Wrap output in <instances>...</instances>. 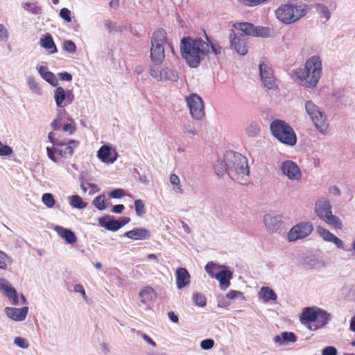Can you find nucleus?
<instances>
[{"label": "nucleus", "instance_id": "36", "mask_svg": "<svg viewBox=\"0 0 355 355\" xmlns=\"http://www.w3.org/2000/svg\"><path fill=\"white\" fill-rule=\"evenodd\" d=\"M314 8L320 15V17L325 19V21L330 19V10L327 6L322 3H315Z\"/></svg>", "mask_w": 355, "mask_h": 355}, {"label": "nucleus", "instance_id": "45", "mask_svg": "<svg viewBox=\"0 0 355 355\" xmlns=\"http://www.w3.org/2000/svg\"><path fill=\"white\" fill-rule=\"evenodd\" d=\"M43 203L49 208H52L55 204L53 196L51 193H46L42 197Z\"/></svg>", "mask_w": 355, "mask_h": 355}, {"label": "nucleus", "instance_id": "29", "mask_svg": "<svg viewBox=\"0 0 355 355\" xmlns=\"http://www.w3.org/2000/svg\"><path fill=\"white\" fill-rule=\"evenodd\" d=\"M141 298V302L146 304L148 302L152 301L156 296L155 291L150 286L144 287L139 293Z\"/></svg>", "mask_w": 355, "mask_h": 355}, {"label": "nucleus", "instance_id": "21", "mask_svg": "<svg viewBox=\"0 0 355 355\" xmlns=\"http://www.w3.org/2000/svg\"><path fill=\"white\" fill-rule=\"evenodd\" d=\"M176 285L178 289H182L190 283V275L185 268H178L175 271Z\"/></svg>", "mask_w": 355, "mask_h": 355}, {"label": "nucleus", "instance_id": "9", "mask_svg": "<svg viewBox=\"0 0 355 355\" xmlns=\"http://www.w3.org/2000/svg\"><path fill=\"white\" fill-rule=\"evenodd\" d=\"M304 108L306 114L310 116L316 129L322 135H326L328 129L326 116L312 101L305 103Z\"/></svg>", "mask_w": 355, "mask_h": 355}, {"label": "nucleus", "instance_id": "52", "mask_svg": "<svg viewBox=\"0 0 355 355\" xmlns=\"http://www.w3.org/2000/svg\"><path fill=\"white\" fill-rule=\"evenodd\" d=\"M71 123H66L62 125V130L69 132V135H73L76 130V123L73 120L70 119Z\"/></svg>", "mask_w": 355, "mask_h": 355}, {"label": "nucleus", "instance_id": "44", "mask_svg": "<svg viewBox=\"0 0 355 355\" xmlns=\"http://www.w3.org/2000/svg\"><path fill=\"white\" fill-rule=\"evenodd\" d=\"M8 263H12V259L4 252L0 250V269L6 270L8 267Z\"/></svg>", "mask_w": 355, "mask_h": 355}, {"label": "nucleus", "instance_id": "50", "mask_svg": "<svg viewBox=\"0 0 355 355\" xmlns=\"http://www.w3.org/2000/svg\"><path fill=\"white\" fill-rule=\"evenodd\" d=\"M63 49L64 51L70 53H74L76 51V46L75 43L71 40L64 41L63 43Z\"/></svg>", "mask_w": 355, "mask_h": 355}, {"label": "nucleus", "instance_id": "18", "mask_svg": "<svg viewBox=\"0 0 355 355\" xmlns=\"http://www.w3.org/2000/svg\"><path fill=\"white\" fill-rule=\"evenodd\" d=\"M186 101L191 116L195 119H200V96L193 94L187 96Z\"/></svg>", "mask_w": 355, "mask_h": 355}, {"label": "nucleus", "instance_id": "7", "mask_svg": "<svg viewBox=\"0 0 355 355\" xmlns=\"http://www.w3.org/2000/svg\"><path fill=\"white\" fill-rule=\"evenodd\" d=\"M315 211L317 216L328 225L337 229L343 227L342 221L338 216L332 214V207L326 198H320L316 201Z\"/></svg>", "mask_w": 355, "mask_h": 355}, {"label": "nucleus", "instance_id": "35", "mask_svg": "<svg viewBox=\"0 0 355 355\" xmlns=\"http://www.w3.org/2000/svg\"><path fill=\"white\" fill-rule=\"evenodd\" d=\"M260 295L265 302L274 301L277 298L275 292L269 287H262L260 291Z\"/></svg>", "mask_w": 355, "mask_h": 355}, {"label": "nucleus", "instance_id": "14", "mask_svg": "<svg viewBox=\"0 0 355 355\" xmlns=\"http://www.w3.org/2000/svg\"><path fill=\"white\" fill-rule=\"evenodd\" d=\"M54 98L56 105L63 107L73 101L74 95L71 91L66 92L62 87H58L55 90Z\"/></svg>", "mask_w": 355, "mask_h": 355}, {"label": "nucleus", "instance_id": "16", "mask_svg": "<svg viewBox=\"0 0 355 355\" xmlns=\"http://www.w3.org/2000/svg\"><path fill=\"white\" fill-rule=\"evenodd\" d=\"M230 48L234 49L236 52L241 55H245L248 53L247 46L243 35L237 36L233 31L230 34Z\"/></svg>", "mask_w": 355, "mask_h": 355}, {"label": "nucleus", "instance_id": "46", "mask_svg": "<svg viewBox=\"0 0 355 355\" xmlns=\"http://www.w3.org/2000/svg\"><path fill=\"white\" fill-rule=\"evenodd\" d=\"M101 225L107 230L110 231H116L121 227V225L119 224V221L118 220H110L105 224Z\"/></svg>", "mask_w": 355, "mask_h": 355}, {"label": "nucleus", "instance_id": "38", "mask_svg": "<svg viewBox=\"0 0 355 355\" xmlns=\"http://www.w3.org/2000/svg\"><path fill=\"white\" fill-rule=\"evenodd\" d=\"M160 78L161 79L176 81L178 78V75L176 72L168 68H164L160 71Z\"/></svg>", "mask_w": 355, "mask_h": 355}, {"label": "nucleus", "instance_id": "60", "mask_svg": "<svg viewBox=\"0 0 355 355\" xmlns=\"http://www.w3.org/2000/svg\"><path fill=\"white\" fill-rule=\"evenodd\" d=\"M125 195V191L121 189H116L112 191L110 193V196L113 198H119Z\"/></svg>", "mask_w": 355, "mask_h": 355}, {"label": "nucleus", "instance_id": "15", "mask_svg": "<svg viewBox=\"0 0 355 355\" xmlns=\"http://www.w3.org/2000/svg\"><path fill=\"white\" fill-rule=\"evenodd\" d=\"M263 223L268 231L277 232L282 225V216L275 213L267 214L263 216Z\"/></svg>", "mask_w": 355, "mask_h": 355}, {"label": "nucleus", "instance_id": "55", "mask_svg": "<svg viewBox=\"0 0 355 355\" xmlns=\"http://www.w3.org/2000/svg\"><path fill=\"white\" fill-rule=\"evenodd\" d=\"M60 16L67 22L71 21V11L67 8L60 10Z\"/></svg>", "mask_w": 355, "mask_h": 355}, {"label": "nucleus", "instance_id": "27", "mask_svg": "<svg viewBox=\"0 0 355 355\" xmlns=\"http://www.w3.org/2000/svg\"><path fill=\"white\" fill-rule=\"evenodd\" d=\"M55 230L68 243L73 244L76 242V236L72 231L60 226H57Z\"/></svg>", "mask_w": 355, "mask_h": 355}, {"label": "nucleus", "instance_id": "20", "mask_svg": "<svg viewBox=\"0 0 355 355\" xmlns=\"http://www.w3.org/2000/svg\"><path fill=\"white\" fill-rule=\"evenodd\" d=\"M97 157L103 162L112 164L116 160L117 154L112 153L110 147L103 145L98 150Z\"/></svg>", "mask_w": 355, "mask_h": 355}, {"label": "nucleus", "instance_id": "39", "mask_svg": "<svg viewBox=\"0 0 355 355\" xmlns=\"http://www.w3.org/2000/svg\"><path fill=\"white\" fill-rule=\"evenodd\" d=\"M70 205L78 209H84L87 207V203H85L81 197L78 195L72 196L70 198Z\"/></svg>", "mask_w": 355, "mask_h": 355}, {"label": "nucleus", "instance_id": "49", "mask_svg": "<svg viewBox=\"0 0 355 355\" xmlns=\"http://www.w3.org/2000/svg\"><path fill=\"white\" fill-rule=\"evenodd\" d=\"M226 298L227 300H234L236 299L244 300L245 297L243 293L239 291L231 290L226 294Z\"/></svg>", "mask_w": 355, "mask_h": 355}, {"label": "nucleus", "instance_id": "42", "mask_svg": "<svg viewBox=\"0 0 355 355\" xmlns=\"http://www.w3.org/2000/svg\"><path fill=\"white\" fill-rule=\"evenodd\" d=\"M261 82L263 86L268 89L275 90L278 87L274 76H270L269 78L261 79Z\"/></svg>", "mask_w": 355, "mask_h": 355}, {"label": "nucleus", "instance_id": "47", "mask_svg": "<svg viewBox=\"0 0 355 355\" xmlns=\"http://www.w3.org/2000/svg\"><path fill=\"white\" fill-rule=\"evenodd\" d=\"M93 205L98 209V210H104L106 207L105 205V196L100 195L96 196L93 201Z\"/></svg>", "mask_w": 355, "mask_h": 355}, {"label": "nucleus", "instance_id": "34", "mask_svg": "<svg viewBox=\"0 0 355 355\" xmlns=\"http://www.w3.org/2000/svg\"><path fill=\"white\" fill-rule=\"evenodd\" d=\"M221 266H225V265L209 261L205 265V270L210 277L215 278L216 274L222 269Z\"/></svg>", "mask_w": 355, "mask_h": 355}, {"label": "nucleus", "instance_id": "32", "mask_svg": "<svg viewBox=\"0 0 355 355\" xmlns=\"http://www.w3.org/2000/svg\"><path fill=\"white\" fill-rule=\"evenodd\" d=\"M259 74L261 79L269 78L274 76L272 67L265 62H261L259 64Z\"/></svg>", "mask_w": 355, "mask_h": 355}, {"label": "nucleus", "instance_id": "61", "mask_svg": "<svg viewBox=\"0 0 355 355\" xmlns=\"http://www.w3.org/2000/svg\"><path fill=\"white\" fill-rule=\"evenodd\" d=\"M74 291L76 292V293H80V294H82V296L84 298V300L86 302H87L88 297H87V296L86 295V293H85L84 287L81 284H76L74 286Z\"/></svg>", "mask_w": 355, "mask_h": 355}, {"label": "nucleus", "instance_id": "54", "mask_svg": "<svg viewBox=\"0 0 355 355\" xmlns=\"http://www.w3.org/2000/svg\"><path fill=\"white\" fill-rule=\"evenodd\" d=\"M214 345V340L211 338H207L201 340V349L209 350Z\"/></svg>", "mask_w": 355, "mask_h": 355}, {"label": "nucleus", "instance_id": "64", "mask_svg": "<svg viewBox=\"0 0 355 355\" xmlns=\"http://www.w3.org/2000/svg\"><path fill=\"white\" fill-rule=\"evenodd\" d=\"M62 126L61 119H55L51 123V127L53 128V130H60Z\"/></svg>", "mask_w": 355, "mask_h": 355}, {"label": "nucleus", "instance_id": "58", "mask_svg": "<svg viewBox=\"0 0 355 355\" xmlns=\"http://www.w3.org/2000/svg\"><path fill=\"white\" fill-rule=\"evenodd\" d=\"M329 242H331V243H334L338 248H340V249H343V250H347L345 248V245H344L343 241L340 238L337 237L335 235H334V236L332 237V239L330 240Z\"/></svg>", "mask_w": 355, "mask_h": 355}, {"label": "nucleus", "instance_id": "8", "mask_svg": "<svg viewBox=\"0 0 355 355\" xmlns=\"http://www.w3.org/2000/svg\"><path fill=\"white\" fill-rule=\"evenodd\" d=\"M166 33L162 28L156 30L151 39L150 58L154 64H161L164 60V44Z\"/></svg>", "mask_w": 355, "mask_h": 355}, {"label": "nucleus", "instance_id": "40", "mask_svg": "<svg viewBox=\"0 0 355 355\" xmlns=\"http://www.w3.org/2000/svg\"><path fill=\"white\" fill-rule=\"evenodd\" d=\"M28 85L30 89L37 94H42V89L40 87L38 83L35 80V78L33 76H29L27 78Z\"/></svg>", "mask_w": 355, "mask_h": 355}, {"label": "nucleus", "instance_id": "41", "mask_svg": "<svg viewBox=\"0 0 355 355\" xmlns=\"http://www.w3.org/2000/svg\"><path fill=\"white\" fill-rule=\"evenodd\" d=\"M169 180L171 184L173 185V190L177 193H182L179 177L176 174L173 173L170 175Z\"/></svg>", "mask_w": 355, "mask_h": 355}, {"label": "nucleus", "instance_id": "56", "mask_svg": "<svg viewBox=\"0 0 355 355\" xmlns=\"http://www.w3.org/2000/svg\"><path fill=\"white\" fill-rule=\"evenodd\" d=\"M9 37V33L4 25L0 24V41L6 42Z\"/></svg>", "mask_w": 355, "mask_h": 355}, {"label": "nucleus", "instance_id": "13", "mask_svg": "<svg viewBox=\"0 0 355 355\" xmlns=\"http://www.w3.org/2000/svg\"><path fill=\"white\" fill-rule=\"evenodd\" d=\"M222 269L215 275L219 282V287L222 291H226L230 286V281L233 278V271L227 266H221Z\"/></svg>", "mask_w": 355, "mask_h": 355}, {"label": "nucleus", "instance_id": "17", "mask_svg": "<svg viewBox=\"0 0 355 355\" xmlns=\"http://www.w3.org/2000/svg\"><path fill=\"white\" fill-rule=\"evenodd\" d=\"M0 291L7 297L13 304H18L19 298L16 290L3 278L0 279Z\"/></svg>", "mask_w": 355, "mask_h": 355}, {"label": "nucleus", "instance_id": "10", "mask_svg": "<svg viewBox=\"0 0 355 355\" xmlns=\"http://www.w3.org/2000/svg\"><path fill=\"white\" fill-rule=\"evenodd\" d=\"M313 231V227L310 222H301L292 227L287 234V239L294 242L309 236Z\"/></svg>", "mask_w": 355, "mask_h": 355}, {"label": "nucleus", "instance_id": "1", "mask_svg": "<svg viewBox=\"0 0 355 355\" xmlns=\"http://www.w3.org/2000/svg\"><path fill=\"white\" fill-rule=\"evenodd\" d=\"M213 168L218 178L227 175L232 180H237L250 173L247 158L232 150L225 151L214 161Z\"/></svg>", "mask_w": 355, "mask_h": 355}, {"label": "nucleus", "instance_id": "48", "mask_svg": "<svg viewBox=\"0 0 355 355\" xmlns=\"http://www.w3.org/2000/svg\"><path fill=\"white\" fill-rule=\"evenodd\" d=\"M135 212L137 216H141L146 212L145 205L142 200L137 199L135 201Z\"/></svg>", "mask_w": 355, "mask_h": 355}, {"label": "nucleus", "instance_id": "22", "mask_svg": "<svg viewBox=\"0 0 355 355\" xmlns=\"http://www.w3.org/2000/svg\"><path fill=\"white\" fill-rule=\"evenodd\" d=\"M5 313L6 315L15 321H22L24 320L28 313L27 307H22L20 309L18 308H12V307H6L5 309Z\"/></svg>", "mask_w": 355, "mask_h": 355}, {"label": "nucleus", "instance_id": "3", "mask_svg": "<svg viewBox=\"0 0 355 355\" xmlns=\"http://www.w3.org/2000/svg\"><path fill=\"white\" fill-rule=\"evenodd\" d=\"M52 147H46L48 157L53 162L58 163L61 159H68L73 156L75 148L80 145V141L74 139H62L57 133L51 132L48 135Z\"/></svg>", "mask_w": 355, "mask_h": 355}, {"label": "nucleus", "instance_id": "43", "mask_svg": "<svg viewBox=\"0 0 355 355\" xmlns=\"http://www.w3.org/2000/svg\"><path fill=\"white\" fill-rule=\"evenodd\" d=\"M317 232L318 234L326 241L329 242L330 240L334 236V234H332L329 230L319 226L317 229Z\"/></svg>", "mask_w": 355, "mask_h": 355}, {"label": "nucleus", "instance_id": "33", "mask_svg": "<svg viewBox=\"0 0 355 355\" xmlns=\"http://www.w3.org/2000/svg\"><path fill=\"white\" fill-rule=\"evenodd\" d=\"M38 72L41 76L48 83L53 85H55V82L56 80L55 75L49 71L47 67L41 66L38 69Z\"/></svg>", "mask_w": 355, "mask_h": 355}, {"label": "nucleus", "instance_id": "57", "mask_svg": "<svg viewBox=\"0 0 355 355\" xmlns=\"http://www.w3.org/2000/svg\"><path fill=\"white\" fill-rule=\"evenodd\" d=\"M322 355H337L338 350L334 346H327L322 350Z\"/></svg>", "mask_w": 355, "mask_h": 355}, {"label": "nucleus", "instance_id": "51", "mask_svg": "<svg viewBox=\"0 0 355 355\" xmlns=\"http://www.w3.org/2000/svg\"><path fill=\"white\" fill-rule=\"evenodd\" d=\"M24 8L25 10H28L33 14H38L41 12V8L40 6H36L32 3H25L24 4Z\"/></svg>", "mask_w": 355, "mask_h": 355}, {"label": "nucleus", "instance_id": "5", "mask_svg": "<svg viewBox=\"0 0 355 355\" xmlns=\"http://www.w3.org/2000/svg\"><path fill=\"white\" fill-rule=\"evenodd\" d=\"M272 135L280 143L293 146L297 144V135L291 125L281 119L273 120L270 125Z\"/></svg>", "mask_w": 355, "mask_h": 355}, {"label": "nucleus", "instance_id": "23", "mask_svg": "<svg viewBox=\"0 0 355 355\" xmlns=\"http://www.w3.org/2000/svg\"><path fill=\"white\" fill-rule=\"evenodd\" d=\"M318 307H306L303 309L300 320L302 323L306 324L307 323L313 324L317 320Z\"/></svg>", "mask_w": 355, "mask_h": 355}, {"label": "nucleus", "instance_id": "11", "mask_svg": "<svg viewBox=\"0 0 355 355\" xmlns=\"http://www.w3.org/2000/svg\"><path fill=\"white\" fill-rule=\"evenodd\" d=\"M281 170L282 173L289 180H300L302 178V173L297 164L292 160H286L282 163Z\"/></svg>", "mask_w": 355, "mask_h": 355}, {"label": "nucleus", "instance_id": "12", "mask_svg": "<svg viewBox=\"0 0 355 355\" xmlns=\"http://www.w3.org/2000/svg\"><path fill=\"white\" fill-rule=\"evenodd\" d=\"M201 33H203L206 41L201 38V56L207 55L210 53H214L215 55L220 53V46L214 40L213 38L209 37L205 30L201 29Z\"/></svg>", "mask_w": 355, "mask_h": 355}, {"label": "nucleus", "instance_id": "59", "mask_svg": "<svg viewBox=\"0 0 355 355\" xmlns=\"http://www.w3.org/2000/svg\"><path fill=\"white\" fill-rule=\"evenodd\" d=\"M15 343L23 348V349H26V348H28V342L26 340V339H24V338H21V337H17L15 338Z\"/></svg>", "mask_w": 355, "mask_h": 355}, {"label": "nucleus", "instance_id": "6", "mask_svg": "<svg viewBox=\"0 0 355 355\" xmlns=\"http://www.w3.org/2000/svg\"><path fill=\"white\" fill-rule=\"evenodd\" d=\"M181 54L191 67H197L200 64V39L186 37L181 40Z\"/></svg>", "mask_w": 355, "mask_h": 355}, {"label": "nucleus", "instance_id": "24", "mask_svg": "<svg viewBox=\"0 0 355 355\" xmlns=\"http://www.w3.org/2000/svg\"><path fill=\"white\" fill-rule=\"evenodd\" d=\"M297 336L291 331H283L279 335H276L273 338L274 343L279 345H284L288 343H295L297 341Z\"/></svg>", "mask_w": 355, "mask_h": 355}, {"label": "nucleus", "instance_id": "2", "mask_svg": "<svg viewBox=\"0 0 355 355\" xmlns=\"http://www.w3.org/2000/svg\"><path fill=\"white\" fill-rule=\"evenodd\" d=\"M322 69L320 56L314 55L306 60L304 68L295 69L289 75L293 80L299 81L302 86L314 88L321 78Z\"/></svg>", "mask_w": 355, "mask_h": 355}, {"label": "nucleus", "instance_id": "31", "mask_svg": "<svg viewBox=\"0 0 355 355\" xmlns=\"http://www.w3.org/2000/svg\"><path fill=\"white\" fill-rule=\"evenodd\" d=\"M273 30L269 27L255 26L253 37H260L262 38H268L272 37Z\"/></svg>", "mask_w": 355, "mask_h": 355}, {"label": "nucleus", "instance_id": "26", "mask_svg": "<svg viewBox=\"0 0 355 355\" xmlns=\"http://www.w3.org/2000/svg\"><path fill=\"white\" fill-rule=\"evenodd\" d=\"M300 263L306 270L317 269L321 266V261L313 255L302 257Z\"/></svg>", "mask_w": 355, "mask_h": 355}, {"label": "nucleus", "instance_id": "28", "mask_svg": "<svg viewBox=\"0 0 355 355\" xmlns=\"http://www.w3.org/2000/svg\"><path fill=\"white\" fill-rule=\"evenodd\" d=\"M40 44L45 49L48 50L50 53H55L58 49L54 43L52 36L47 33L44 37L40 39Z\"/></svg>", "mask_w": 355, "mask_h": 355}, {"label": "nucleus", "instance_id": "63", "mask_svg": "<svg viewBox=\"0 0 355 355\" xmlns=\"http://www.w3.org/2000/svg\"><path fill=\"white\" fill-rule=\"evenodd\" d=\"M58 75L62 80L71 81L72 80V76L66 71L60 73Z\"/></svg>", "mask_w": 355, "mask_h": 355}, {"label": "nucleus", "instance_id": "19", "mask_svg": "<svg viewBox=\"0 0 355 355\" xmlns=\"http://www.w3.org/2000/svg\"><path fill=\"white\" fill-rule=\"evenodd\" d=\"M318 311L317 320L315 322L308 325V328L311 330H316L324 327L331 318V314L325 310L319 308Z\"/></svg>", "mask_w": 355, "mask_h": 355}, {"label": "nucleus", "instance_id": "62", "mask_svg": "<svg viewBox=\"0 0 355 355\" xmlns=\"http://www.w3.org/2000/svg\"><path fill=\"white\" fill-rule=\"evenodd\" d=\"M218 306L221 308H226L230 306V302L227 301L226 296L218 297Z\"/></svg>", "mask_w": 355, "mask_h": 355}, {"label": "nucleus", "instance_id": "53", "mask_svg": "<svg viewBox=\"0 0 355 355\" xmlns=\"http://www.w3.org/2000/svg\"><path fill=\"white\" fill-rule=\"evenodd\" d=\"M13 153L12 148L8 146L4 145L0 141V156H8Z\"/></svg>", "mask_w": 355, "mask_h": 355}, {"label": "nucleus", "instance_id": "37", "mask_svg": "<svg viewBox=\"0 0 355 355\" xmlns=\"http://www.w3.org/2000/svg\"><path fill=\"white\" fill-rule=\"evenodd\" d=\"M245 133L250 137H255L258 136L260 132V128L257 122H250L245 128Z\"/></svg>", "mask_w": 355, "mask_h": 355}, {"label": "nucleus", "instance_id": "30", "mask_svg": "<svg viewBox=\"0 0 355 355\" xmlns=\"http://www.w3.org/2000/svg\"><path fill=\"white\" fill-rule=\"evenodd\" d=\"M254 25L250 22H242V23H235L233 25V27L237 30H240L245 35L252 36L254 35Z\"/></svg>", "mask_w": 355, "mask_h": 355}, {"label": "nucleus", "instance_id": "25", "mask_svg": "<svg viewBox=\"0 0 355 355\" xmlns=\"http://www.w3.org/2000/svg\"><path fill=\"white\" fill-rule=\"evenodd\" d=\"M125 236L133 240H142L150 238V232L144 228H135L128 231L124 234Z\"/></svg>", "mask_w": 355, "mask_h": 355}, {"label": "nucleus", "instance_id": "4", "mask_svg": "<svg viewBox=\"0 0 355 355\" xmlns=\"http://www.w3.org/2000/svg\"><path fill=\"white\" fill-rule=\"evenodd\" d=\"M309 10L308 5L297 0H291L278 7L275 10V15L280 21L289 25L299 21Z\"/></svg>", "mask_w": 355, "mask_h": 355}]
</instances>
